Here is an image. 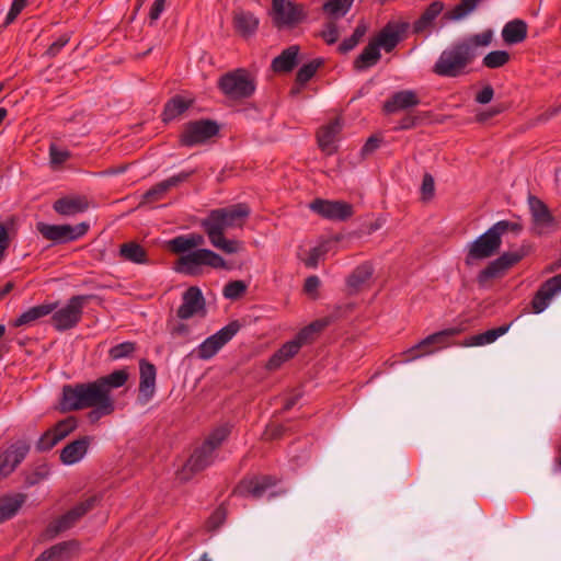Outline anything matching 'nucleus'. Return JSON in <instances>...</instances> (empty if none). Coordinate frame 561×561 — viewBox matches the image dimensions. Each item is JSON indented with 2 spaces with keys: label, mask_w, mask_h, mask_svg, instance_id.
<instances>
[{
  "label": "nucleus",
  "mask_w": 561,
  "mask_h": 561,
  "mask_svg": "<svg viewBox=\"0 0 561 561\" xmlns=\"http://www.w3.org/2000/svg\"><path fill=\"white\" fill-rule=\"evenodd\" d=\"M127 379L128 373L118 369L91 382L67 385L62 388V409L77 411L90 408L88 416L92 422L110 415L115 410L111 391L123 387Z\"/></svg>",
  "instance_id": "obj_1"
},
{
  "label": "nucleus",
  "mask_w": 561,
  "mask_h": 561,
  "mask_svg": "<svg viewBox=\"0 0 561 561\" xmlns=\"http://www.w3.org/2000/svg\"><path fill=\"white\" fill-rule=\"evenodd\" d=\"M493 35V31L488 28L447 46L434 62L432 72L440 78H459L468 75L470 65L478 55L477 49L489 46Z\"/></svg>",
  "instance_id": "obj_2"
},
{
  "label": "nucleus",
  "mask_w": 561,
  "mask_h": 561,
  "mask_svg": "<svg viewBox=\"0 0 561 561\" xmlns=\"http://www.w3.org/2000/svg\"><path fill=\"white\" fill-rule=\"evenodd\" d=\"M250 213L251 210L245 204L214 209L202 221V227L215 248L227 254H233L242 249V243L226 239L224 232L227 229L242 228Z\"/></svg>",
  "instance_id": "obj_3"
},
{
  "label": "nucleus",
  "mask_w": 561,
  "mask_h": 561,
  "mask_svg": "<svg viewBox=\"0 0 561 561\" xmlns=\"http://www.w3.org/2000/svg\"><path fill=\"white\" fill-rule=\"evenodd\" d=\"M522 225L515 221L500 220L479 236L467 247L465 263L470 266L477 261L485 260L499 252L502 244V236L506 232L518 234Z\"/></svg>",
  "instance_id": "obj_4"
},
{
  "label": "nucleus",
  "mask_w": 561,
  "mask_h": 561,
  "mask_svg": "<svg viewBox=\"0 0 561 561\" xmlns=\"http://www.w3.org/2000/svg\"><path fill=\"white\" fill-rule=\"evenodd\" d=\"M230 434V427L222 425L214 430L205 442L194 450L184 466V471L198 472L210 466L215 458L216 449L226 440Z\"/></svg>",
  "instance_id": "obj_5"
},
{
  "label": "nucleus",
  "mask_w": 561,
  "mask_h": 561,
  "mask_svg": "<svg viewBox=\"0 0 561 561\" xmlns=\"http://www.w3.org/2000/svg\"><path fill=\"white\" fill-rule=\"evenodd\" d=\"M203 265L213 268H225L226 261L209 249H197L181 255L175 262L174 270L184 275L197 276L201 274Z\"/></svg>",
  "instance_id": "obj_6"
},
{
  "label": "nucleus",
  "mask_w": 561,
  "mask_h": 561,
  "mask_svg": "<svg viewBox=\"0 0 561 561\" xmlns=\"http://www.w3.org/2000/svg\"><path fill=\"white\" fill-rule=\"evenodd\" d=\"M221 92L231 100L250 98L255 91L254 80L245 69H237L220 77Z\"/></svg>",
  "instance_id": "obj_7"
},
{
  "label": "nucleus",
  "mask_w": 561,
  "mask_h": 561,
  "mask_svg": "<svg viewBox=\"0 0 561 561\" xmlns=\"http://www.w3.org/2000/svg\"><path fill=\"white\" fill-rule=\"evenodd\" d=\"M92 295L72 296L66 306L56 310L51 316L53 325L57 331H66L75 328L82 318L83 308Z\"/></svg>",
  "instance_id": "obj_8"
},
{
  "label": "nucleus",
  "mask_w": 561,
  "mask_h": 561,
  "mask_svg": "<svg viewBox=\"0 0 561 561\" xmlns=\"http://www.w3.org/2000/svg\"><path fill=\"white\" fill-rule=\"evenodd\" d=\"M458 332L459 331L457 329H446L426 336L407 350L402 354L403 358L401 362L409 363L422 356L435 353L436 351L445 347L447 345V339L458 334Z\"/></svg>",
  "instance_id": "obj_9"
},
{
  "label": "nucleus",
  "mask_w": 561,
  "mask_h": 561,
  "mask_svg": "<svg viewBox=\"0 0 561 561\" xmlns=\"http://www.w3.org/2000/svg\"><path fill=\"white\" fill-rule=\"evenodd\" d=\"M100 501V495H92L78 503L64 515L51 522L47 527V531L50 535L56 536L72 528L87 513L94 508Z\"/></svg>",
  "instance_id": "obj_10"
},
{
  "label": "nucleus",
  "mask_w": 561,
  "mask_h": 561,
  "mask_svg": "<svg viewBox=\"0 0 561 561\" xmlns=\"http://www.w3.org/2000/svg\"><path fill=\"white\" fill-rule=\"evenodd\" d=\"M527 203L531 216V231L535 234H548L558 228L557 219L539 197L529 195Z\"/></svg>",
  "instance_id": "obj_11"
},
{
  "label": "nucleus",
  "mask_w": 561,
  "mask_h": 561,
  "mask_svg": "<svg viewBox=\"0 0 561 561\" xmlns=\"http://www.w3.org/2000/svg\"><path fill=\"white\" fill-rule=\"evenodd\" d=\"M36 228L46 240L61 244L78 240L84 236L89 229V225L85 222L76 226L38 222Z\"/></svg>",
  "instance_id": "obj_12"
},
{
  "label": "nucleus",
  "mask_w": 561,
  "mask_h": 561,
  "mask_svg": "<svg viewBox=\"0 0 561 561\" xmlns=\"http://www.w3.org/2000/svg\"><path fill=\"white\" fill-rule=\"evenodd\" d=\"M218 131L219 126L214 121L199 119L188 122L184 125L183 131L180 136V142L185 147H194L206 142L216 136Z\"/></svg>",
  "instance_id": "obj_13"
},
{
  "label": "nucleus",
  "mask_w": 561,
  "mask_h": 561,
  "mask_svg": "<svg viewBox=\"0 0 561 561\" xmlns=\"http://www.w3.org/2000/svg\"><path fill=\"white\" fill-rule=\"evenodd\" d=\"M239 329V323L233 321L217 331L215 334L208 336L196 348L197 357L204 360L214 357L219 350L237 334Z\"/></svg>",
  "instance_id": "obj_14"
},
{
  "label": "nucleus",
  "mask_w": 561,
  "mask_h": 561,
  "mask_svg": "<svg viewBox=\"0 0 561 561\" xmlns=\"http://www.w3.org/2000/svg\"><path fill=\"white\" fill-rule=\"evenodd\" d=\"M525 255L526 252L523 249L504 252L479 272L477 276L479 285L483 286L489 279L503 275L507 270L522 261Z\"/></svg>",
  "instance_id": "obj_15"
},
{
  "label": "nucleus",
  "mask_w": 561,
  "mask_h": 561,
  "mask_svg": "<svg viewBox=\"0 0 561 561\" xmlns=\"http://www.w3.org/2000/svg\"><path fill=\"white\" fill-rule=\"evenodd\" d=\"M274 22L278 27H293L302 22L306 16V10L302 4L294 3L289 0H273Z\"/></svg>",
  "instance_id": "obj_16"
},
{
  "label": "nucleus",
  "mask_w": 561,
  "mask_h": 561,
  "mask_svg": "<svg viewBox=\"0 0 561 561\" xmlns=\"http://www.w3.org/2000/svg\"><path fill=\"white\" fill-rule=\"evenodd\" d=\"M206 302L199 287L191 286L182 295V304L176 314L181 320H187L195 316H206Z\"/></svg>",
  "instance_id": "obj_17"
},
{
  "label": "nucleus",
  "mask_w": 561,
  "mask_h": 561,
  "mask_svg": "<svg viewBox=\"0 0 561 561\" xmlns=\"http://www.w3.org/2000/svg\"><path fill=\"white\" fill-rule=\"evenodd\" d=\"M310 209L330 220H346L353 215V206L342 201L314 199Z\"/></svg>",
  "instance_id": "obj_18"
},
{
  "label": "nucleus",
  "mask_w": 561,
  "mask_h": 561,
  "mask_svg": "<svg viewBox=\"0 0 561 561\" xmlns=\"http://www.w3.org/2000/svg\"><path fill=\"white\" fill-rule=\"evenodd\" d=\"M30 446L25 442H16L0 451V481L9 477L25 459Z\"/></svg>",
  "instance_id": "obj_19"
},
{
  "label": "nucleus",
  "mask_w": 561,
  "mask_h": 561,
  "mask_svg": "<svg viewBox=\"0 0 561 561\" xmlns=\"http://www.w3.org/2000/svg\"><path fill=\"white\" fill-rule=\"evenodd\" d=\"M561 293V274L547 279L537 290L531 307L535 313H540L549 306L552 298Z\"/></svg>",
  "instance_id": "obj_20"
},
{
  "label": "nucleus",
  "mask_w": 561,
  "mask_h": 561,
  "mask_svg": "<svg viewBox=\"0 0 561 561\" xmlns=\"http://www.w3.org/2000/svg\"><path fill=\"white\" fill-rule=\"evenodd\" d=\"M276 484V479L271 476L243 479L234 489L233 493L240 496L260 499L265 491Z\"/></svg>",
  "instance_id": "obj_21"
},
{
  "label": "nucleus",
  "mask_w": 561,
  "mask_h": 561,
  "mask_svg": "<svg viewBox=\"0 0 561 561\" xmlns=\"http://www.w3.org/2000/svg\"><path fill=\"white\" fill-rule=\"evenodd\" d=\"M140 381L138 401L146 404L153 397L156 391L157 370L153 364L142 359L139 364Z\"/></svg>",
  "instance_id": "obj_22"
},
{
  "label": "nucleus",
  "mask_w": 561,
  "mask_h": 561,
  "mask_svg": "<svg viewBox=\"0 0 561 561\" xmlns=\"http://www.w3.org/2000/svg\"><path fill=\"white\" fill-rule=\"evenodd\" d=\"M92 440L93 437L91 436H81L78 439H75L71 443L67 444L60 450V461L66 466H72L78 463L88 454Z\"/></svg>",
  "instance_id": "obj_23"
},
{
  "label": "nucleus",
  "mask_w": 561,
  "mask_h": 561,
  "mask_svg": "<svg viewBox=\"0 0 561 561\" xmlns=\"http://www.w3.org/2000/svg\"><path fill=\"white\" fill-rule=\"evenodd\" d=\"M420 104V99L413 90H402L392 94L385 104L383 111L387 114L408 110Z\"/></svg>",
  "instance_id": "obj_24"
},
{
  "label": "nucleus",
  "mask_w": 561,
  "mask_h": 561,
  "mask_svg": "<svg viewBox=\"0 0 561 561\" xmlns=\"http://www.w3.org/2000/svg\"><path fill=\"white\" fill-rule=\"evenodd\" d=\"M341 130V121L335 118L318 131L317 138L319 147L327 154H333L336 151V139Z\"/></svg>",
  "instance_id": "obj_25"
},
{
  "label": "nucleus",
  "mask_w": 561,
  "mask_h": 561,
  "mask_svg": "<svg viewBox=\"0 0 561 561\" xmlns=\"http://www.w3.org/2000/svg\"><path fill=\"white\" fill-rule=\"evenodd\" d=\"M88 207L89 204L87 199L81 196L62 197L57 199L53 205L54 210L62 216H73L83 213Z\"/></svg>",
  "instance_id": "obj_26"
},
{
  "label": "nucleus",
  "mask_w": 561,
  "mask_h": 561,
  "mask_svg": "<svg viewBox=\"0 0 561 561\" xmlns=\"http://www.w3.org/2000/svg\"><path fill=\"white\" fill-rule=\"evenodd\" d=\"M233 26L243 37L254 34L259 26V19L249 11L236 10L233 12Z\"/></svg>",
  "instance_id": "obj_27"
},
{
  "label": "nucleus",
  "mask_w": 561,
  "mask_h": 561,
  "mask_svg": "<svg viewBox=\"0 0 561 561\" xmlns=\"http://www.w3.org/2000/svg\"><path fill=\"white\" fill-rule=\"evenodd\" d=\"M301 346L302 345L300 342L296 339L285 343L277 352L271 356L266 364V368L270 370L279 368L285 362L294 357L299 352Z\"/></svg>",
  "instance_id": "obj_28"
},
{
  "label": "nucleus",
  "mask_w": 561,
  "mask_h": 561,
  "mask_svg": "<svg viewBox=\"0 0 561 561\" xmlns=\"http://www.w3.org/2000/svg\"><path fill=\"white\" fill-rule=\"evenodd\" d=\"M527 37V24L525 21L516 19L507 22L502 30V38L505 44H519Z\"/></svg>",
  "instance_id": "obj_29"
},
{
  "label": "nucleus",
  "mask_w": 561,
  "mask_h": 561,
  "mask_svg": "<svg viewBox=\"0 0 561 561\" xmlns=\"http://www.w3.org/2000/svg\"><path fill=\"white\" fill-rule=\"evenodd\" d=\"M76 541H62L51 546L38 556V561H64L77 549Z\"/></svg>",
  "instance_id": "obj_30"
},
{
  "label": "nucleus",
  "mask_w": 561,
  "mask_h": 561,
  "mask_svg": "<svg viewBox=\"0 0 561 561\" xmlns=\"http://www.w3.org/2000/svg\"><path fill=\"white\" fill-rule=\"evenodd\" d=\"M26 500V495L16 493L0 497V523L12 518L22 507Z\"/></svg>",
  "instance_id": "obj_31"
},
{
  "label": "nucleus",
  "mask_w": 561,
  "mask_h": 561,
  "mask_svg": "<svg viewBox=\"0 0 561 561\" xmlns=\"http://www.w3.org/2000/svg\"><path fill=\"white\" fill-rule=\"evenodd\" d=\"M57 308V304H44L34 306L26 311H24L19 318H16L13 322L14 327H22L25 324H30L45 316L50 314Z\"/></svg>",
  "instance_id": "obj_32"
},
{
  "label": "nucleus",
  "mask_w": 561,
  "mask_h": 561,
  "mask_svg": "<svg viewBox=\"0 0 561 561\" xmlns=\"http://www.w3.org/2000/svg\"><path fill=\"white\" fill-rule=\"evenodd\" d=\"M299 47L297 45L289 46L272 61V68L276 72H288L294 69L297 64Z\"/></svg>",
  "instance_id": "obj_33"
},
{
  "label": "nucleus",
  "mask_w": 561,
  "mask_h": 561,
  "mask_svg": "<svg viewBox=\"0 0 561 561\" xmlns=\"http://www.w3.org/2000/svg\"><path fill=\"white\" fill-rule=\"evenodd\" d=\"M192 103V100L184 99L181 95L173 96L164 105L162 113L163 122H170L178 118L191 107Z\"/></svg>",
  "instance_id": "obj_34"
},
{
  "label": "nucleus",
  "mask_w": 561,
  "mask_h": 561,
  "mask_svg": "<svg viewBox=\"0 0 561 561\" xmlns=\"http://www.w3.org/2000/svg\"><path fill=\"white\" fill-rule=\"evenodd\" d=\"M512 323L504 324L494 329L486 330L485 332L470 336L467 346H482L495 342L499 337L504 335L511 328Z\"/></svg>",
  "instance_id": "obj_35"
},
{
  "label": "nucleus",
  "mask_w": 561,
  "mask_h": 561,
  "mask_svg": "<svg viewBox=\"0 0 561 561\" xmlns=\"http://www.w3.org/2000/svg\"><path fill=\"white\" fill-rule=\"evenodd\" d=\"M380 49L377 47L374 41L363 49L358 57L354 61L356 70H365L375 66L380 59Z\"/></svg>",
  "instance_id": "obj_36"
},
{
  "label": "nucleus",
  "mask_w": 561,
  "mask_h": 561,
  "mask_svg": "<svg viewBox=\"0 0 561 561\" xmlns=\"http://www.w3.org/2000/svg\"><path fill=\"white\" fill-rule=\"evenodd\" d=\"M373 274V265L368 262H365L358 265L347 277V286L353 290H358L371 278Z\"/></svg>",
  "instance_id": "obj_37"
},
{
  "label": "nucleus",
  "mask_w": 561,
  "mask_h": 561,
  "mask_svg": "<svg viewBox=\"0 0 561 561\" xmlns=\"http://www.w3.org/2000/svg\"><path fill=\"white\" fill-rule=\"evenodd\" d=\"M444 3L442 1H433L422 13V15L415 21V32H422L435 21V19L443 12Z\"/></svg>",
  "instance_id": "obj_38"
},
{
  "label": "nucleus",
  "mask_w": 561,
  "mask_h": 561,
  "mask_svg": "<svg viewBox=\"0 0 561 561\" xmlns=\"http://www.w3.org/2000/svg\"><path fill=\"white\" fill-rule=\"evenodd\" d=\"M374 42L379 49L382 48L387 53H390L400 42V32L396 27L387 25L381 30Z\"/></svg>",
  "instance_id": "obj_39"
},
{
  "label": "nucleus",
  "mask_w": 561,
  "mask_h": 561,
  "mask_svg": "<svg viewBox=\"0 0 561 561\" xmlns=\"http://www.w3.org/2000/svg\"><path fill=\"white\" fill-rule=\"evenodd\" d=\"M119 255L125 260L136 264H144L147 262V253L145 249L134 242L124 243L121 245Z\"/></svg>",
  "instance_id": "obj_40"
},
{
  "label": "nucleus",
  "mask_w": 561,
  "mask_h": 561,
  "mask_svg": "<svg viewBox=\"0 0 561 561\" xmlns=\"http://www.w3.org/2000/svg\"><path fill=\"white\" fill-rule=\"evenodd\" d=\"M354 0H328L323 3V12L334 19L344 16L352 7Z\"/></svg>",
  "instance_id": "obj_41"
},
{
  "label": "nucleus",
  "mask_w": 561,
  "mask_h": 561,
  "mask_svg": "<svg viewBox=\"0 0 561 561\" xmlns=\"http://www.w3.org/2000/svg\"><path fill=\"white\" fill-rule=\"evenodd\" d=\"M510 54L506 50H493L486 54L482 59V65L489 69H497L510 61Z\"/></svg>",
  "instance_id": "obj_42"
},
{
  "label": "nucleus",
  "mask_w": 561,
  "mask_h": 561,
  "mask_svg": "<svg viewBox=\"0 0 561 561\" xmlns=\"http://www.w3.org/2000/svg\"><path fill=\"white\" fill-rule=\"evenodd\" d=\"M71 153L68 149L61 148L56 144H50L49 146V162L53 168L60 167L64 164L69 158Z\"/></svg>",
  "instance_id": "obj_43"
},
{
  "label": "nucleus",
  "mask_w": 561,
  "mask_h": 561,
  "mask_svg": "<svg viewBox=\"0 0 561 561\" xmlns=\"http://www.w3.org/2000/svg\"><path fill=\"white\" fill-rule=\"evenodd\" d=\"M49 474H50L49 465L41 463L31 473H28L26 476L25 483L27 486H33V485L38 484L42 481L48 479Z\"/></svg>",
  "instance_id": "obj_44"
},
{
  "label": "nucleus",
  "mask_w": 561,
  "mask_h": 561,
  "mask_svg": "<svg viewBox=\"0 0 561 561\" xmlns=\"http://www.w3.org/2000/svg\"><path fill=\"white\" fill-rule=\"evenodd\" d=\"M248 285L243 280H231L224 287L222 294L227 299L236 300L247 291Z\"/></svg>",
  "instance_id": "obj_45"
},
{
  "label": "nucleus",
  "mask_w": 561,
  "mask_h": 561,
  "mask_svg": "<svg viewBox=\"0 0 561 561\" xmlns=\"http://www.w3.org/2000/svg\"><path fill=\"white\" fill-rule=\"evenodd\" d=\"M321 64L322 61L320 59H314L304 65L297 72V81L301 84L308 82L314 76Z\"/></svg>",
  "instance_id": "obj_46"
},
{
  "label": "nucleus",
  "mask_w": 561,
  "mask_h": 561,
  "mask_svg": "<svg viewBox=\"0 0 561 561\" xmlns=\"http://www.w3.org/2000/svg\"><path fill=\"white\" fill-rule=\"evenodd\" d=\"M77 427V421L75 417H67L58 422L51 430L55 432L57 438L62 440Z\"/></svg>",
  "instance_id": "obj_47"
},
{
  "label": "nucleus",
  "mask_w": 561,
  "mask_h": 561,
  "mask_svg": "<svg viewBox=\"0 0 561 561\" xmlns=\"http://www.w3.org/2000/svg\"><path fill=\"white\" fill-rule=\"evenodd\" d=\"M136 350V345L133 342H123L111 347L108 354L112 359H122L130 356Z\"/></svg>",
  "instance_id": "obj_48"
},
{
  "label": "nucleus",
  "mask_w": 561,
  "mask_h": 561,
  "mask_svg": "<svg viewBox=\"0 0 561 561\" xmlns=\"http://www.w3.org/2000/svg\"><path fill=\"white\" fill-rule=\"evenodd\" d=\"M59 442L60 439L57 438L55 432L51 428H49L36 442V449L38 451H48L53 447H55Z\"/></svg>",
  "instance_id": "obj_49"
},
{
  "label": "nucleus",
  "mask_w": 561,
  "mask_h": 561,
  "mask_svg": "<svg viewBox=\"0 0 561 561\" xmlns=\"http://www.w3.org/2000/svg\"><path fill=\"white\" fill-rule=\"evenodd\" d=\"M478 5V0H461L453 10L451 18L454 20H461L469 13L474 11Z\"/></svg>",
  "instance_id": "obj_50"
},
{
  "label": "nucleus",
  "mask_w": 561,
  "mask_h": 561,
  "mask_svg": "<svg viewBox=\"0 0 561 561\" xmlns=\"http://www.w3.org/2000/svg\"><path fill=\"white\" fill-rule=\"evenodd\" d=\"M170 249L175 253L186 254V252H191L193 249L190 236H179L170 240L169 242Z\"/></svg>",
  "instance_id": "obj_51"
},
{
  "label": "nucleus",
  "mask_w": 561,
  "mask_h": 561,
  "mask_svg": "<svg viewBox=\"0 0 561 561\" xmlns=\"http://www.w3.org/2000/svg\"><path fill=\"white\" fill-rule=\"evenodd\" d=\"M327 253V248L324 245L314 247L309 251L307 259L304 260V263L307 267L314 268L318 266L319 261Z\"/></svg>",
  "instance_id": "obj_52"
},
{
  "label": "nucleus",
  "mask_w": 561,
  "mask_h": 561,
  "mask_svg": "<svg viewBox=\"0 0 561 561\" xmlns=\"http://www.w3.org/2000/svg\"><path fill=\"white\" fill-rule=\"evenodd\" d=\"M70 34L65 33L60 35L51 45L47 48L46 55L50 58L57 56L59 51L69 43Z\"/></svg>",
  "instance_id": "obj_53"
},
{
  "label": "nucleus",
  "mask_w": 561,
  "mask_h": 561,
  "mask_svg": "<svg viewBox=\"0 0 561 561\" xmlns=\"http://www.w3.org/2000/svg\"><path fill=\"white\" fill-rule=\"evenodd\" d=\"M192 172H181L179 174H175L167 180H163L160 182V188L167 190V192L174 186H178L179 184L185 182L190 176Z\"/></svg>",
  "instance_id": "obj_54"
},
{
  "label": "nucleus",
  "mask_w": 561,
  "mask_h": 561,
  "mask_svg": "<svg viewBox=\"0 0 561 561\" xmlns=\"http://www.w3.org/2000/svg\"><path fill=\"white\" fill-rule=\"evenodd\" d=\"M27 0H13L11 8L5 16L4 24H11L18 15L22 12V10L26 7Z\"/></svg>",
  "instance_id": "obj_55"
},
{
  "label": "nucleus",
  "mask_w": 561,
  "mask_h": 561,
  "mask_svg": "<svg viewBox=\"0 0 561 561\" xmlns=\"http://www.w3.org/2000/svg\"><path fill=\"white\" fill-rule=\"evenodd\" d=\"M321 37L329 45L336 43V41L339 39V30H337L335 23H333V22L327 23L324 28L321 32Z\"/></svg>",
  "instance_id": "obj_56"
},
{
  "label": "nucleus",
  "mask_w": 561,
  "mask_h": 561,
  "mask_svg": "<svg viewBox=\"0 0 561 561\" xmlns=\"http://www.w3.org/2000/svg\"><path fill=\"white\" fill-rule=\"evenodd\" d=\"M421 192L423 199H431L434 196L435 182L434 178L428 173L423 176Z\"/></svg>",
  "instance_id": "obj_57"
},
{
  "label": "nucleus",
  "mask_w": 561,
  "mask_h": 561,
  "mask_svg": "<svg viewBox=\"0 0 561 561\" xmlns=\"http://www.w3.org/2000/svg\"><path fill=\"white\" fill-rule=\"evenodd\" d=\"M226 519V510L220 506L215 510V512L210 515L208 519V526L210 529H216L220 527Z\"/></svg>",
  "instance_id": "obj_58"
},
{
  "label": "nucleus",
  "mask_w": 561,
  "mask_h": 561,
  "mask_svg": "<svg viewBox=\"0 0 561 561\" xmlns=\"http://www.w3.org/2000/svg\"><path fill=\"white\" fill-rule=\"evenodd\" d=\"M160 187L161 186H160V182H159L153 187H151L149 191H147L142 196L144 202L151 203V202H156V201L160 199L167 193V190H162Z\"/></svg>",
  "instance_id": "obj_59"
},
{
  "label": "nucleus",
  "mask_w": 561,
  "mask_h": 561,
  "mask_svg": "<svg viewBox=\"0 0 561 561\" xmlns=\"http://www.w3.org/2000/svg\"><path fill=\"white\" fill-rule=\"evenodd\" d=\"M493 96H494L493 88L491 85H485L476 95V102L479 104H488L492 101Z\"/></svg>",
  "instance_id": "obj_60"
},
{
  "label": "nucleus",
  "mask_w": 561,
  "mask_h": 561,
  "mask_svg": "<svg viewBox=\"0 0 561 561\" xmlns=\"http://www.w3.org/2000/svg\"><path fill=\"white\" fill-rule=\"evenodd\" d=\"M320 286V279L318 276L312 275L306 278L304 289L306 294L314 296Z\"/></svg>",
  "instance_id": "obj_61"
},
{
  "label": "nucleus",
  "mask_w": 561,
  "mask_h": 561,
  "mask_svg": "<svg viewBox=\"0 0 561 561\" xmlns=\"http://www.w3.org/2000/svg\"><path fill=\"white\" fill-rule=\"evenodd\" d=\"M165 9V0H154L152 3L150 11H149V18L152 22L157 21L161 13Z\"/></svg>",
  "instance_id": "obj_62"
},
{
  "label": "nucleus",
  "mask_w": 561,
  "mask_h": 561,
  "mask_svg": "<svg viewBox=\"0 0 561 561\" xmlns=\"http://www.w3.org/2000/svg\"><path fill=\"white\" fill-rule=\"evenodd\" d=\"M170 333L173 337H188L190 327L185 323H176L170 328Z\"/></svg>",
  "instance_id": "obj_63"
},
{
  "label": "nucleus",
  "mask_w": 561,
  "mask_h": 561,
  "mask_svg": "<svg viewBox=\"0 0 561 561\" xmlns=\"http://www.w3.org/2000/svg\"><path fill=\"white\" fill-rule=\"evenodd\" d=\"M10 243L8 230L4 225L0 224V262L4 257V252Z\"/></svg>",
  "instance_id": "obj_64"
}]
</instances>
